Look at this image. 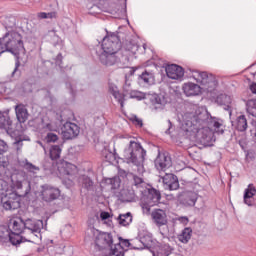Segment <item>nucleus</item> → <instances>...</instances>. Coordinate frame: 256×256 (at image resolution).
<instances>
[{
    "mask_svg": "<svg viewBox=\"0 0 256 256\" xmlns=\"http://www.w3.org/2000/svg\"><path fill=\"white\" fill-rule=\"evenodd\" d=\"M140 242L142 243V245H144V247H149V242H147V238L142 237L140 239Z\"/></svg>",
    "mask_w": 256,
    "mask_h": 256,
    "instance_id": "obj_58",
    "label": "nucleus"
},
{
    "mask_svg": "<svg viewBox=\"0 0 256 256\" xmlns=\"http://www.w3.org/2000/svg\"><path fill=\"white\" fill-rule=\"evenodd\" d=\"M256 188L253 184H249L247 189L244 191V203L249 207L255 205Z\"/></svg>",
    "mask_w": 256,
    "mask_h": 256,
    "instance_id": "obj_24",
    "label": "nucleus"
},
{
    "mask_svg": "<svg viewBox=\"0 0 256 256\" xmlns=\"http://www.w3.org/2000/svg\"><path fill=\"white\" fill-rule=\"evenodd\" d=\"M232 127L235 129V131H238L239 133H245L247 131V128L249 127L247 123V116L244 114H241L236 117L234 121H232Z\"/></svg>",
    "mask_w": 256,
    "mask_h": 256,
    "instance_id": "obj_23",
    "label": "nucleus"
},
{
    "mask_svg": "<svg viewBox=\"0 0 256 256\" xmlns=\"http://www.w3.org/2000/svg\"><path fill=\"white\" fill-rule=\"evenodd\" d=\"M7 241L11 242V230H9V226L1 225L0 226V243H7Z\"/></svg>",
    "mask_w": 256,
    "mask_h": 256,
    "instance_id": "obj_37",
    "label": "nucleus"
},
{
    "mask_svg": "<svg viewBox=\"0 0 256 256\" xmlns=\"http://www.w3.org/2000/svg\"><path fill=\"white\" fill-rule=\"evenodd\" d=\"M81 133V128L73 123V122H66L64 124V130L62 131L63 139L69 141L70 139H75Z\"/></svg>",
    "mask_w": 256,
    "mask_h": 256,
    "instance_id": "obj_13",
    "label": "nucleus"
},
{
    "mask_svg": "<svg viewBox=\"0 0 256 256\" xmlns=\"http://www.w3.org/2000/svg\"><path fill=\"white\" fill-rule=\"evenodd\" d=\"M19 67H21V62L16 61L15 68L11 73L12 79H19L21 77V70H19Z\"/></svg>",
    "mask_w": 256,
    "mask_h": 256,
    "instance_id": "obj_46",
    "label": "nucleus"
},
{
    "mask_svg": "<svg viewBox=\"0 0 256 256\" xmlns=\"http://www.w3.org/2000/svg\"><path fill=\"white\" fill-rule=\"evenodd\" d=\"M213 130H215V128L206 126L195 131L184 132L189 133L188 135H195L196 141L199 145H203V147H211V145H213V138L215 137Z\"/></svg>",
    "mask_w": 256,
    "mask_h": 256,
    "instance_id": "obj_8",
    "label": "nucleus"
},
{
    "mask_svg": "<svg viewBox=\"0 0 256 256\" xmlns=\"http://www.w3.org/2000/svg\"><path fill=\"white\" fill-rule=\"evenodd\" d=\"M166 75L169 79H181L185 75V71L177 64H169L166 66Z\"/></svg>",
    "mask_w": 256,
    "mask_h": 256,
    "instance_id": "obj_20",
    "label": "nucleus"
},
{
    "mask_svg": "<svg viewBox=\"0 0 256 256\" xmlns=\"http://www.w3.org/2000/svg\"><path fill=\"white\" fill-rule=\"evenodd\" d=\"M130 99H136V101H147V95L146 93H143L139 90H132L129 93Z\"/></svg>",
    "mask_w": 256,
    "mask_h": 256,
    "instance_id": "obj_40",
    "label": "nucleus"
},
{
    "mask_svg": "<svg viewBox=\"0 0 256 256\" xmlns=\"http://www.w3.org/2000/svg\"><path fill=\"white\" fill-rule=\"evenodd\" d=\"M12 181H13L14 187H16V189H23V181L19 180V174L12 177Z\"/></svg>",
    "mask_w": 256,
    "mask_h": 256,
    "instance_id": "obj_49",
    "label": "nucleus"
},
{
    "mask_svg": "<svg viewBox=\"0 0 256 256\" xmlns=\"http://www.w3.org/2000/svg\"><path fill=\"white\" fill-rule=\"evenodd\" d=\"M121 39L119 38V33H109L102 40L101 49L103 52L107 53H117L121 50Z\"/></svg>",
    "mask_w": 256,
    "mask_h": 256,
    "instance_id": "obj_9",
    "label": "nucleus"
},
{
    "mask_svg": "<svg viewBox=\"0 0 256 256\" xmlns=\"http://www.w3.org/2000/svg\"><path fill=\"white\" fill-rule=\"evenodd\" d=\"M246 111L252 117H256V99H250L246 102Z\"/></svg>",
    "mask_w": 256,
    "mask_h": 256,
    "instance_id": "obj_42",
    "label": "nucleus"
},
{
    "mask_svg": "<svg viewBox=\"0 0 256 256\" xmlns=\"http://www.w3.org/2000/svg\"><path fill=\"white\" fill-rule=\"evenodd\" d=\"M9 150V145H7V142L0 139V155H3V153H7Z\"/></svg>",
    "mask_w": 256,
    "mask_h": 256,
    "instance_id": "obj_50",
    "label": "nucleus"
},
{
    "mask_svg": "<svg viewBox=\"0 0 256 256\" xmlns=\"http://www.w3.org/2000/svg\"><path fill=\"white\" fill-rule=\"evenodd\" d=\"M57 17L56 12H40L38 13V19H55Z\"/></svg>",
    "mask_w": 256,
    "mask_h": 256,
    "instance_id": "obj_47",
    "label": "nucleus"
},
{
    "mask_svg": "<svg viewBox=\"0 0 256 256\" xmlns=\"http://www.w3.org/2000/svg\"><path fill=\"white\" fill-rule=\"evenodd\" d=\"M41 189L42 200L46 203H51V201H55L61 197V190H59V188H55L49 184H44L41 186Z\"/></svg>",
    "mask_w": 256,
    "mask_h": 256,
    "instance_id": "obj_10",
    "label": "nucleus"
},
{
    "mask_svg": "<svg viewBox=\"0 0 256 256\" xmlns=\"http://www.w3.org/2000/svg\"><path fill=\"white\" fill-rule=\"evenodd\" d=\"M132 187H135V189H138L139 193H141L142 195L145 193V190L147 189V183H145V180H143V178L137 175H134Z\"/></svg>",
    "mask_w": 256,
    "mask_h": 256,
    "instance_id": "obj_32",
    "label": "nucleus"
},
{
    "mask_svg": "<svg viewBox=\"0 0 256 256\" xmlns=\"http://www.w3.org/2000/svg\"><path fill=\"white\" fill-rule=\"evenodd\" d=\"M120 177H127V172L125 170H119Z\"/></svg>",
    "mask_w": 256,
    "mask_h": 256,
    "instance_id": "obj_60",
    "label": "nucleus"
},
{
    "mask_svg": "<svg viewBox=\"0 0 256 256\" xmlns=\"http://www.w3.org/2000/svg\"><path fill=\"white\" fill-rule=\"evenodd\" d=\"M118 239H119V243H120L121 247H130L131 246V242H129V240H125L121 237H119Z\"/></svg>",
    "mask_w": 256,
    "mask_h": 256,
    "instance_id": "obj_54",
    "label": "nucleus"
},
{
    "mask_svg": "<svg viewBox=\"0 0 256 256\" xmlns=\"http://www.w3.org/2000/svg\"><path fill=\"white\" fill-rule=\"evenodd\" d=\"M98 59L102 65L105 67H113L117 65V52H96Z\"/></svg>",
    "mask_w": 256,
    "mask_h": 256,
    "instance_id": "obj_14",
    "label": "nucleus"
},
{
    "mask_svg": "<svg viewBox=\"0 0 256 256\" xmlns=\"http://www.w3.org/2000/svg\"><path fill=\"white\" fill-rule=\"evenodd\" d=\"M131 121L134 125H136V127H143V120L140 119L139 117L137 116H133L131 118Z\"/></svg>",
    "mask_w": 256,
    "mask_h": 256,
    "instance_id": "obj_52",
    "label": "nucleus"
},
{
    "mask_svg": "<svg viewBox=\"0 0 256 256\" xmlns=\"http://www.w3.org/2000/svg\"><path fill=\"white\" fill-rule=\"evenodd\" d=\"M58 169H60V172L63 173V175H68L69 177H72V175L77 173V166L69 162H62Z\"/></svg>",
    "mask_w": 256,
    "mask_h": 256,
    "instance_id": "obj_31",
    "label": "nucleus"
},
{
    "mask_svg": "<svg viewBox=\"0 0 256 256\" xmlns=\"http://www.w3.org/2000/svg\"><path fill=\"white\" fill-rule=\"evenodd\" d=\"M95 246L98 251H106L105 256H125V248L121 246V242L114 244L113 234L109 232H99Z\"/></svg>",
    "mask_w": 256,
    "mask_h": 256,
    "instance_id": "obj_2",
    "label": "nucleus"
},
{
    "mask_svg": "<svg viewBox=\"0 0 256 256\" xmlns=\"http://www.w3.org/2000/svg\"><path fill=\"white\" fill-rule=\"evenodd\" d=\"M12 126L13 121H11V117H9V114L0 112V129L9 130Z\"/></svg>",
    "mask_w": 256,
    "mask_h": 256,
    "instance_id": "obj_35",
    "label": "nucleus"
},
{
    "mask_svg": "<svg viewBox=\"0 0 256 256\" xmlns=\"http://www.w3.org/2000/svg\"><path fill=\"white\" fill-rule=\"evenodd\" d=\"M250 91L251 93H253L254 95H256V83H252L250 85Z\"/></svg>",
    "mask_w": 256,
    "mask_h": 256,
    "instance_id": "obj_59",
    "label": "nucleus"
},
{
    "mask_svg": "<svg viewBox=\"0 0 256 256\" xmlns=\"http://www.w3.org/2000/svg\"><path fill=\"white\" fill-rule=\"evenodd\" d=\"M33 85H35V77H30L22 83L24 93H33Z\"/></svg>",
    "mask_w": 256,
    "mask_h": 256,
    "instance_id": "obj_39",
    "label": "nucleus"
},
{
    "mask_svg": "<svg viewBox=\"0 0 256 256\" xmlns=\"http://www.w3.org/2000/svg\"><path fill=\"white\" fill-rule=\"evenodd\" d=\"M24 49L23 36L17 31L9 30L0 38V55H3L5 51L12 55H19V52Z\"/></svg>",
    "mask_w": 256,
    "mask_h": 256,
    "instance_id": "obj_3",
    "label": "nucleus"
},
{
    "mask_svg": "<svg viewBox=\"0 0 256 256\" xmlns=\"http://www.w3.org/2000/svg\"><path fill=\"white\" fill-rule=\"evenodd\" d=\"M103 157L108 163H114V161H117L119 158L115 149L114 152H111L110 150H104Z\"/></svg>",
    "mask_w": 256,
    "mask_h": 256,
    "instance_id": "obj_41",
    "label": "nucleus"
},
{
    "mask_svg": "<svg viewBox=\"0 0 256 256\" xmlns=\"http://www.w3.org/2000/svg\"><path fill=\"white\" fill-rule=\"evenodd\" d=\"M163 184L169 191H177L179 189V178L175 174H165L162 178Z\"/></svg>",
    "mask_w": 256,
    "mask_h": 256,
    "instance_id": "obj_21",
    "label": "nucleus"
},
{
    "mask_svg": "<svg viewBox=\"0 0 256 256\" xmlns=\"http://www.w3.org/2000/svg\"><path fill=\"white\" fill-rule=\"evenodd\" d=\"M55 64L58 65V67H60L62 73H63V54L58 53V55L55 58Z\"/></svg>",
    "mask_w": 256,
    "mask_h": 256,
    "instance_id": "obj_51",
    "label": "nucleus"
},
{
    "mask_svg": "<svg viewBox=\"0 0 256 256\" xmlns=\"http://www.w3.org/2000/svg\"><path fill=\"white\" fill-rule=\"evenodd\" d=\"M174 248L169 244H161L157 240L152 239V255L153 256H169L173 253Z\"/></svg>",
    "mask_w": 256,
    "mask_h": 256,
    "instance_id": "obj_12",
    "label": "nucleus"
},
{
    "mask_svg": "<svg viewBox=\"0 0 256 256\" xmlns=\"http://www.w3.org/2000/svg\"><path fill=\"white\" fill-rule=\"evenodd\" d=\"M178 221L182 223V225H187L189 223V218L186 216H181L178 218Z\"/></svg>",
    "mask_w": 256,
    "mask_h": 256,
    "instance_id": "obj_56",
    "label": "nucleus"
},
{
    "mask_svg": "<svg viewBox=\"0 0 256 256\" xmlns=\"http://www.w3.org/2000/svg\"><path fill=\"white\" fill-rule=\"evenodd\" d=\"M112 95L114 99H116V101L120 104L121 109H123V107H125V94L117 90H113Z\"/></svg>",
    "mask_w": 256,
    "mask_h": 256,
    "instance_id": "obj_43",
    "label": "nucleus"
},
{
    "mask_svg": "<svg viewBox=\"0 0 256 256\" xmlns=\"http://www.w3.org/2000/svg\"><path fill=\"white\" fill-rule=\"evenodd\" d=\"M24 229H28L31 233H41L43 222L42 220H33L31 218L24 219Z\"/></svg>",
    "mask_w": 256,
    "mask_h": 256,
    "instance_id": "obj_22",
    "label": "nucleus"
},
{
    "mask_svg": "<svg viewBox=\"0 0 256 256\" xmlns=\"http://www.w3.org/2000/svg\"><path fill=\"white\" fill-rule=\"evenodd\" d=\"M147 156V151L144 150L141 143L130 140L128 148L124 151V157L127 163H132L136 167H141L145 163V157Z\"/></svg>",
    "mask_w": 256,
    "mask_h": 256,
    "instance_id": "obj_5",
    "label": "nucleus"
},
{
    "mask_svg": "<svg viewBox=\"0 0 256 256\" xmlns=\"http://www.w3.org/2000/svg\"><path fill=\"white\" fill-rule=\"evenodd\" d=\"M138 81H140V83H145L146 85H153L155 74H153L152 70L145 69L141 75L138 76Z\"/></svg>",
    "mask_w": 256,
    "mask_h": 256,
    "instance_id": "obj_29",
    "label": "nucleus"
},
{
    "mask_svg": "<svg viewBox=\"0 0 256 256\" xmlns=\"http://www.w3.org/2000/svg\"><path fill=\"white\" fill-rule=\"evenodd\" d=\"M8 229L11 232L10 243L15 247L21 243H27V238L21 236L25 231V218L21 216H13L8 222Z\"/></svg>",
    "mask_w": 256,
    "mask_h": 256,
    "instance_id": "obj_4",
    "label": "nucleus"
},
{
    "mask_svg": "<svg viewBox=\"0 0 256 256\" xmlns=\"http://www.w3.org/2000/svg\"><path fill=\"white\" fill-rule=\"evenodd\" d=\"M106 183L108 185H111V187H110L111 189H119V187H121V182L119 181V178H116V177L108 178L106 180Z\"/></svg>",
    "mask_w": 256,
    "mask_h": 256,
    "instance_id": "obj_44",
    "label": "nucleus"
},
{
    "mask_svg": "<svg viewBox=\"0 0 256 256\" xmlns=\"http://www.w3.org/2000/svg\"><path fill=\"white\" fill-rule=\"evenodd\" d=\"M215 102L217 105L224 107L225 111H229L231 113V103H233L231 96L227 94H220L216 97Z\"/></svg>",
    "mask_w": 256,
    "mask_h": 256,
    "instance_id": "obj_26",
    "label": "nucleus"
},
{
    "mask_svg": "<svg viewBox=\"0 0 256 256\" xmlns=\"http://www.w3.org/2000/svg\"><path fill=\"white\" fill-rule=\"evenodd\" d=\"M156 204H150L149 200H145V198H141V207L145 209L149 213L151 211V207H155Z\"/></svg>",
    "mask_w": 256,
    "mask_h": 256,
    "instance_id": "obj_48",
    "label": "nucleus"
},
{
    "mask_svg": "<svg viewBox=\"0 0 256 256\" xmlns=\"http://www.w3.org/2000/svg\"><path fill=\"white\" fill-rule=\"evenodd\" d=\"M192 235H193V229H191V227H186L178 235V241H180V243L187 244L189 243V241H191Z\"/></svg>",
    "mask_w": 256,
    "mask_h": 256,
    "instance_id": "obj_34",
    "label": "nucleus"
},
{
    "mask_svg": "<svg viewBox=\"0 0 256 256\" xmlns=\"http://www.w3.org/2000/svg\"><path fill=\"white\" fill-rule=\"evenodd\" d=\"M192 77L193 79H195V81H197V83H200V85H202V87L208 93H212V91H215V89H217V78H215V75L213 74L201 72L199 70H193Z\"/></svg>",
    "mask_w": 256,
    "mask_h": 256,
    "instance_id": "obj_6",
    "label": "nucleus"
},
{
    "mask_svg": "<svg viewBox=\"0 0 256 256\" xmlns=\"http://www.w3.org/2000/svg\"><path fill=\"white\" fill-rule=\"evenodd\" d=\"M146 103H150V105H153L155 109H165L167 99L163 95L148 94Z\"/></svg>",
    "mask_w": 256,
    "mask_h": 256,
    "instance_id": "obj_17",
    "label": "nucleus"
},
{
    "mask_svg": "<svg viewBox=\"0 0 256 256\" xmlns=\"http://www.w3.org/2000/svg\"><path fill=\"white\" fill-rule=\"evenodd\" d=\"M170 133H171V128H168V129L166 130V134L169 135Z\"/></svg>",
    "mask_w": 256,
    "mask_h": 256,
    "instance_id": "obj_64",
    "label": "nucleus"
},
{
    "mask_svg": "<svg viewBox=\"0 0 256 256\" xmlns=\"http://www.w3.org/2000/svg\"><path fill=\"white\" fill-rule=\"evenodd\" d=\"M68 185L71 187V185H73V182L71 181V179H68Z\"/></svg>",
    "mask_w": 256,
    "mask_h": 256,
    "instance_id": "obj_63",
    "label": "nucleus"
},
{
    "mask_svg": "<svg viewBox=\"0 0 256 256\" xmlns=\"http://www.w3.org/2000/svg\"><path fill=\"white\" fill-rule=\"evenodd\" d=\"M7 191V182L3 179H0V195H4Z\"/></svg>",
    "mask_w": 256,
    "mask_h": 256,
    "instance_id": "obj_53",
    "label": "nucleus"
},
{
    "mask_svg": "<svg viewBox=\"0 0 256 256\" xmlns=\"http://www.w3.org/2000/svg\"><path fill=\"white\" fill-rule=\"evenodd\" d=\"M135 49L137 46L133 45L131 42L126 44L124 49L117 51V63H121V65H128L131 57L135 54Z\"/></svg>",
    "mask_w": 256,
    "mask_h": 256,
    "instance_id": "obj_11",
    "label": "nucleus"
},
{
    "mask_svg": "<svg viewBox=\"0 0 256 256\" xmlns=\"http://www.w3.org/2000/svg\"><path fill=\"white\" fill-rule=\"evenodd\" d=\"M16 117L19 123H25L29 119V111L23 104H18L15 107Z\"/></svg>",
    "mask_w": 256,
    "mask_h": 256,
    "instance_id": "obj_27",
    "label": "nucleus"
},
{
    "mask_svg": "<svg viewBox=\"0 0 256 256\" xmlns=\"http://www.w3.org/2000/svg\"><path fill=\"white\" fill-rule=\"evenodd\" d=\"M197 199L199 194L195 191V183L186 184L185 190L178 195V201L184 207H195Z\"/></svg>",
    "mask_w": 256,
    "mask_h": 256,
    "instance_id": "obj_7",
    "label": "nucleus"
},
{
    "mask_svg": "<svg viewBox=\"0 0 256 256\" xmlns=\"http://www.w3.org/2000/svg\"><path fill=\"white\" fill-rule=\"evenodd\" d=\"M78 185L82 187V189H86V191H93V179L87 175H80L78 177Z\"/></svg>",
    "mask_w": 256,
    "mask_h": 256,
    "instance_id": "obj_30",
    "label": "nucleus"
},
{
    "mask_svg": "<svg viewBox=\"0 0 256 256\" xmlns=\"http://www.w3.org/2000/svg\"><path fill=\"white\" fill-rule=\"evenodd\" d=\"M2 25L6 31H14L13 29L17 27V18L15 16H6L2 21Z\"/></svg>",
    "mask_w": 256,
    "mask_h": 256,
    "instance_id": "obj_33",
    "label": "nucleus"
},
{
    "mask_svg": "<svg viewBox=\"0 0 256 256\" xmlns=\"http://www.w3.org/2000/svg\"><path fill=\"white\" fill-rule=\"evenodd\" d=\"M129 75H130V76L135 75V69H134V68H131V69L129 70Z\"/></svg>",
    "mask_w": 256,
    "mask_h": 256,
    "instance_id": "obj_62",
    "label": "nucleus"
},
{
    "mask_svg": "<svg viewBox=\"0 0 256 256\" xmlns=\"http://www.w3.org/2000/svg\"><path fill=\"white\" fill-rule=\"evenodd\" d=\"M59 145H52L49 149V157L51 161H57L61 158V151H63L64 140L59 141Z\"/></svg>",
    "mask_w": 256,
    "mask_h": 256,
    "instance_id": "obj_28",
    "label": "nucleus"
},
{
    "mask_svg": "<svg viewBox=\"0 0 256 256\" xmlns=\"http://www.w3.org/2000/svg\"><path fill=\"white\" fill-rule=\"evenodd\" d=\"M182 89L186 97H193L201 93V86L193 82L185 83Z\"/></svg>",
    "mask_w": 256,
    "mask_h": 256,
    "instance_id": "obj_25",
    "label": "nucleus"
},
{
    "mask_svg": "<svg viewBox=\"0 0 256 256\" xmlns=\"http://www.w3.org/2000/svg\"><path fill=\"white\" fill-rule=\"evenodd\" d=\"M46 143H57L59 141V135L54 132H48L45 136Z\"/></svg>",
    "mask_w": 256,
    "mask_h": 256,
    "instance_id": "obj_45",
    "label": "nucleus"
},
{
    "mask_svg": "<svg viewBox=\"0 0 256 256\" xmlns=\"http://www.w3.org/2000/svg\"><path fill=\"white\" fill-rule=\"evenodd\" d=\"M154 165L157 171H167L171 167V156H168L165 153H158V156L154 160Z\"/></svg>",
    "mask_w": 256,
    "mask_h": 256,
    "instance_id": "obj_16",
    "label": "nucleus"
},
{
    "mask_svg": "<svg viewBox=\"0 0 256 256\" xmlns=\"http://www.w3.org/2000/svg\"><path fill=\"white\" fill-rule=\"evenodd\" d=\"M192 112H186L182 115V131H197L203 127H211L216 133L223 135V120L211 116V113L204 107L192 106Z\"/></svg>",
    "mask_w": 256,
    "mask_h": 256,
    "instance_id": "obj_1",
    "label": "nucleus"
},
{
    "mask_svg": "<svg viewBox=\"0 0 256 256\" xmlns=\"http://www.w3.org/2000/svg\"><path fill=\"white\" fill-rule=\"evenodd\" d=\"M14 145L16 147V151H21V148L23 147V140L19 139L14 142Z\"/></svg>",
    "mask_w": 256,
    "mask_h": 256,
    "instance_id": "obj_55",
    "label": "nucleus"
},
{
    "mask_svg": "<svg viewBox=\"0 0 256 256\" xmlns=\"http://www.w3.org/2000/svg\"><path fill=\"white\" fill-rule=\"evenodd\" d=\"M30 191H31V184H28V188L26 189L24 195H29Z\"/></svg>",
    "mask_w": 256,
    "mask_h": 256,
    "instance_id": "obj_61",
    "label": "nucleus"
},
{
    "mask_svg": "<svg viewBox=\"0 0 256 256\" xmlns=\"http://www.w3.org/2000/svg\"><path fill=\"white\" fill-rule=\"evenodd\" d=\"M2 207L5 211H15L21 207V199L17 195L8 197L7 199H2Z\"/></svg>",
    "mask_w": 256,
    "mask_h": 256,
    "instance_id": "obj_18",
    "label": "nucleus"
},
{
    "mask_svg": "<svg viewBox=\"0 0 256 256\" xmlns=\"http://www.w3.org/2000/svg\"><path fill=\"white\" fill-rule=\"evenodd\" d=\"M152 221L156 227H163L167 225V213L163 209H155L151 213Z\"/></svg>",
    "mask_w": 256,
    "mask_h": 256,
    "instance_id": "obj_19",
    "label": "nucleus"
},
{
    "mask_svg": "<svg viewBox=\"0 0 256 256\" xmlns=\"http://www.w3.org/2000/svg\"><path fill=\"white\" fill-rule=\"evenodd\" d=\"M111 217V215L109 214V212H101L100 214V218L102 219V221H107V219H109Z\"/></svg>",
    "mask_w": 256,
    "mask_h": 256,
    "instance_id": "obj_57",
    "label": "nucleus"
},
{
    "mask_svg": "<svg viewBox=\"0 0 256 256\" xmlns=\"http://www.w3.org/2000/svg\"><path fill=\"white\" fill-rule=\"evenodd\" d=\"M18 163L19 166L22 167V169H25V171H28V173H37V171H39V167L35 166L27 159L21 160Z\"/></svg>",
    "mask_w": 256,
    "mask_h": 256,
    "instance_id": "obj_38",
    "label": "nucleus"
},
{
    "mask_svg": "<svg viewBox=\"0 0 256 256\" xmlns=\"http://www.w3.org/2000/svg\"><path fill=\"white\" fill-rule=\"evenodd\" d=\"M142 199L149 201L150 205H159L161 203V191L155 188H146L142 194Z\"/></svg>",
    "mask_w": 256,
    "mask_h": 256,
    "instance_id": "obj_15",
    "label": "nucleus"
},
{
    "mask_svg": "<svg viewBox=\"0 0 256 256\" xmlns=\"http://www.w3.org/2000/svg\"><path fill=\"white\" fill-rule=\"evenodd\" d=\"M118 223L122 225V227H129V225L133 223V214H131V212L120 214L118 216Z\"/></svg>",
    "mask_w": 256,
    "mask_h": 256,
    "instance_id": "obj_36",
    "label": "nucleus"
}]
</instances>
